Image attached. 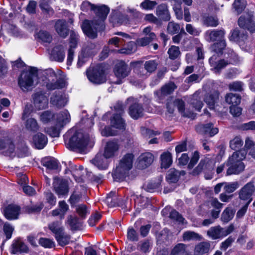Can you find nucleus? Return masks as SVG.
<instances>
[{"mask_svg": "<svg viewBox=\"0 0 255 255\" xmlns=\"http://www.w3.org/2000/svg\"><path fill=\"white\" fill-rule=\"evenodd\" d=\"M154 155L150 152L142 153L138 157L137 167L140 169H145L149 166L153 162Z\"/></svg>", "mask_w": 255, "mask_h": 255, "instance_id": "nucleus-17", "label": "nucleus"}, {"mask_svg": "<svg viewBox=\"0 0 255 255\" xmlns=\"http://www.w3.org/2000/svg\"><path fill=\"white\" fill-rule=\"evenodd\" d=\"M180 175L179 171L175 168H171L167 173L166 180L170 183H176L178 181Z\"/></svg>", "mask_w": 255, "mask_h": 255, "instance_id": "nucleus-40", "label": "nucleus"}, {"mask_svg": "<svg viewBox=\"0 0 255 255\" xmlns=\"http://www.w3.org/2000/svg\"><path fill=\"white\" fill-rule=\"evenodd\" d=\"M119 146L117 142L113 141H108L105 147L104 154L106 158L114 157L116 152L119 150Z\"/></svg>", "mask_w": 255, "mask_h": 255, "instance_id": "nucleus-23", "label": "nucleus"}, {"mask_svg": "<svg viewBox=\"0 0 255 255\" xmlns=\"http://www.w3.org/2000/svg\"><path fill=\"white\" fill-rule=\"evenodd\" d=\"M226 47V43L225 40H221V41L214 43L211 46V49L216 53L222 54L223 52V50Z\"/></svg>", "mask_w": 255, "mask_h": 255, "instance_id": "nucleus-53", "label": "nucleus"}, {"mask_svg": "<svg viewBox=\"0 0 255 255\" xmlns=\"http://www.w3.org/2000/svg\"><path fill=\"white\" fill-rule=\"evenodd\" d=\"M241 97L236 94L229 93L225 97L226 102L230 105H239L241 102Z\"/></svg>", "mask_w": 255, "mask_h": 255, "instance_id": "nucleus-47", "label": "nucleus"}, {"mask_svg": "<svg viewBox=\"0 0 255 255\" xmlns=\"http://www.w3.org/2000/svg\"><path fill=\"white\" fill-rule=\"evenodd\" d=\"M53 186L56 193L58 195H66L69 191L66 182L60 181L58 179L54 178Z\"/></svg>", "mask_w": 255, "mask_h": 255, "instance_id": "nucleus-24", "label": "nucleus"}, {"mask_svg": "<svg viewBox=\"0 0 255 255\" xmlns=\"http://www.w3.org/2000/svg\"><path fill=\"white\" fill-rule=\"evenodd\" d=\"M157 4L156 1L154 0H144L140 4V6L143 9L151 10L154 9Z\"/></svg>", "mask_w": 255, "mask_h": 255, "instance_id": "nucleus-62", "label": "nucleus"}, {"mask_svg": "<svg viewBox=\"0 0 255 255\" xmlns=\"http://www.w3.org/2000/svg\"><path fill=\"white\" fill-rule=\"evenodd\" d=\"M180 30V25L179 24L174 21L169 22L168 23L167 31L170 34H174L177 33Z\"/></svg>", "mask_w": 255, "mask_h": 255, "instance_id": "nucleus-61", "label": "nucleus"}, {"mask_svg": "<svg viewBox=\"0 0 255 255\" xmlns=\"http://www.w3.org/2000/svg\"><path fill=\"white\" fill-rule=\"evenodd\" d=\"M246 156V152L245 151L238 150L234 152L227 161L226 164L229 167L226 175L239 174L243 172L245 169V165L242 160L245 159Z\"/></svg>", "mask_w": 255, "mask_h": 255, "instance_id": "nucleus-4", "label": "nucleus"}, {"mask_svg": "<svg viewBox=\"0 0 255 255\" xmlns=\"http://www.w3.org/2000/svg\"><path fill=\"white\" fill-rule=\"evenodd\" d=\"M243 144V141L239 137H236L230 141V147L234 150L239 149Z\"/></svg>", "mask_w": 255, "mask_h": 255, "instance_id": "nucleus-64", "label": "nucleus"}, {"mask_svg": "<svg viewBox=\"0 0 255 255\" xmlns=\"http://www.w3.org/2000/svg\"><path fill=\"white\" fill-rule=\"evenodd\" d=\"M36 38L39 42L50 43L52 40L51 35L47 31L40 30L36 34Z\"/></svg>", "mask_w": 255, "mask_h": 255, "instance_id": "nucleus-38", "label": "nucleus"}, {"mask_svg": "<svg viewBox=\"0 0 255 255\" xmlns=\"http://www.w3.org/2000/svg\"><path fill=\"white\" fill-rule=\"evenodd\" d=\"M156 15L164 21H169L170 15L166 3H161L156 7Z\"/></svg>", "mask_w": 255, "mask_h": 255, "instance_id": "nucleus-28", "label": "nucleus"}, {"mask_svg": "<svg viewBox=\"0 0 255 255\" xmlns=\"http://www.w3.org/2000/svg\"><path fill=\"white\" fill-rule=\"evenodd\" d=\"M225 31L223 29L208 31L206 33V39L209 42L221 41L224 39Z\"/></svg>", "mask_w": 255, "mask_h": 255, "instance_id": "nucleus-18", "label": "nucleus"}, {"mask_svg": "<svg viewBox=\"0 0 255 255\" xmlns=\"http://www.w3.org/2000/svg\"><path fill=\"white\" fill-rule=\"evenodd\" d=\"M213 169L212 162L209 159H201L198 166L193 169L192 174L196 176L203 171H210Z\"/></svg>", "mask_w": 255, "mask_h": 255, "instance_id": "nucleus-19", "label": "nucleus"}, {"mask_svg": "<svg viewBox=\"0 0 255 255\" xmlns=\"http://www.w3.org/2000/svg\"><path fill=\"white\" fill-rule=\"evenodd\" d=\"M21 208L17 205L10 204L6 206L3 210V215L9 220H16L20 214Z\"/></svg>", "mask_w": 255, "mask_h": 255, "instance_id": "nucleus-13", "label": "nucleus"}, {"mask_svg": "<svg viewBox=\"0 0 255 255\" xmlns=\"http://www.w3.org/2000/svg\"><path fill=\"white\" fill-rule=\"evenodd\" d=\"M190 104L193 107L198 111H200L203 104L199 96V93L196 92L192 96L190 100Z\"/></svg>", "mask_w": 255, "mask_h": 255, "instance_id": "nucleus-39", "label": "nucleus"}, {"mask_svg": "<svg viewBox=\"0 0 255 255\" xmlns=\"http://www.w3.org/2000/svg\"><path fill=\"white\" fill-rule=\"evenodd\" d=\"M42 164L46 167L47 169L55 170L58 168V162L54 158L50 157H45L42 159Z\"/></svg>", "mask_w": 255, "mask_h": 255, "instance_id": "nucleus-42", "label": "nucleus"}, {"mask_svg": "<svg viewBox=\"0 0 255 255\" xmlns=\"http://www.w3.org/2000/svg\"><path fill=\"white\" fill-rule=\"evenodd\" d=\"M71 120L70 115L67 110L61 112L57 116V125L63 127L64 125L69 123Z\"/></svg>", "mask_w": 255, "mask_h": 255, "instance_id": "nucleus-33", "label": "nucleus"}, {"mask_svg": "<svg viewBox=\"0 0 255 255\" xmlns=\"http://www.w3.org/2000/svg\"><path fill=\"white\" fill-rule=\"evenodd\" d=\"M176 88L177 86L173 82H169L162 86L160 90L154 92V94L161 99L162 96L171 94Z\"/></svg>", "mask_w": 255, "mask_h": 255, "instance_id": "nucleus-26", "label": "nucleus"}, {"mask_svg": "<svg viewBox=\"0 0 255 255\" xmlns=\"http://www.w3.org/2000/svg\"><path fill=\"white\" fill-rule=\"evenodd\" d=\"M118 199L119 197L116 195L115 192H111L108 195L106 202L108 206L110 207L116 206L123 207V204L122 203L118 202Z\"/></svg>", "mask_w": 255, "mask_h": 255, "instance_id": "nucleus-34", "label": "nucleus"}, {"mask_svg": "<svg viewBox=\"0 0 255 255\" xmlns=\"http://www.w3.org/2000/svg\"><path fill=\"white\" fill-rule=\"evenodd\" d=\"M111 125L116 128L125 129L126 124L122 116L118 114H114L111 119Z\"/></svg>", "mask_w": 255, "mask_h": 255, "instance_id": "nucleus-32", "label": "nucleus"}, {"mask_svg": "<svg viewBox=\"0 0 255 255\" xmlns=\"http://www.w3.org/2000/svg\"><path fill=\"white\" fill-rule=\"evenodd\" d=\"M234 211L230 208H227L222 213L221 220L224 223H228L231 220L234 215Z\"/></svg>", "mask_w": 255, "mask_h": 255, "instance_id": "nucleus-52", "label": "nucleus"}, {"mask_svg": "<svg viewBox=\"0 0 255 255\" xmlns=\"http://www.w3.org/2000/svg\"><path fill=\"white\" fill-rule=\"evenodd\" d=\"M135 50V43L133 41H130L128 43L126 47L118 50V52L122 54H130Z\"/></svg>", "mask_w": 255, "mask_h": 255, "instance_id": "nucleus-49", "label": "nucleus"}, {"mask_svg": "<svg viewBox=\"0 0 255 255\" xmlns=\"http://www.w3.org/2000/svg\"><path fill=\"white\" fill-rule=\"evenodd\" d=\"M130 71V67L124 61H121L117 63L114 68V73L118 79L115 83L122 84L123 82V79L129 75Z\"/></svg>", "mask_w": 255, "mask_h": 255, "instance_id": "nucleus-10", "label": "nucleus"}, {"mask_svg": "<svg viewBox=\"0 0 255 255\" xmlns=\"http://www.w3.org/2000/svg\"><path fill=\"white\" fill-rule=\"evenodd\" d=\"M55 117V115L49 111H46L41 113L40 115V120L44 124L51 122Z\"/></svg>", "mask_w": 255, "mask_h": 255, "instance_id": "nucleus-54", "label": "nucleus"}, {"mask_svg": "<svg viewBox=\"0 0 255 255\" xmlns=\"http://www.w3.org/2000/svg\"><path fill=\"white\" fill-rule=\"evenodd\" d=\"M67 101L65 95L60 92H55L50 98V103L59 109L65 106Z\"/></svg>", "mask_w": 255, "mask_h": 255, "instance_id": "nucleus-15", "label": "nucleus"}, {"mask_svg": "<svg viewBox=\"0 0 255 255\" xmlns=\"http://www.w3.org/2000/svg\"><path fill=\"white\" fill-rule=\"evenodd\" d=\"M246 5L247 1L246 0H235L233 3V6L237 12L238 14L243 12Z\"/></svg>", "mask_w": 255, "mask_h": 255, "instance_id": "nucleus-56", "label": "nucleus"}, {"mask_svg": "<svg viewBox=\"0 0 255 255\" xmlns=\"http://www.w3.org/2000/svg\"><path fill=\"white\" fill-rule=\"evenodd\" d=\"M125 13L118 10L113 11L110 16V21L114 24H129L131 20L138 17L139 12L136 9L128 7Z\"/></svg>", "mask_w": 255, "mask_h": 255, "instance_id": "nucleus-5", "label": "nucleus"}, {"mask_svg": "<svg viewBox=\"0 0 255 255\" xmlns=\"http://www.w3.org/2000/svg\"><path fill=\"white\" fill-rule=\"evenodd\" d=\"M255 191V186L253 182H250L246 184L240 190L239 198L246 202L245 203L250 204L252 201V195Z\"/></svg>", "mask_w": 255, "mask_h": 255, "instance_id": "nucleus-12", "label": "nucleus"}, {"mask_svg": "<svg viewBox=\"0 0 255 255\" xmlns=\"http://www.w3.org/2000/svg\"><path fill=\"white\" fill-rule=\"evenodd\" d=\"M203 22L205 25L208 27H216L219 24V21L217 17L211 15L204 16Z\"/></svg>", "mask_w": 255, "mask_h": 255, "instance_id": "nucleus-48", "label": "nucleus"}, {"mask_svg": "<svg viewBox=\"0 0 255 255\" xmlns=\"http://www.w3.org/2000/svg\"><path fill=\"white\" fill-rule=\"evenodd\" d=\"M60 221H54L48 225L49 229L55 235V237L62 234L64 232V228L62 226Z\"/></svg>", "mask_w": 255, "mask_h": 255, "instance_id": "nucleus-37", "label": "nucleus"}, {"mask_svg": "<svg viewBox=\"0 0 255 255\" xmlns=\"http://www.w3.org/2000/svg\"><path fill=\"white\" fill-rule=\"evenodd\" d=\"M79 41V35L75 31L72 30L70 31L69 38V48L73 49L77 47Z\"/></svg>", "mask_w": 255, "mask_h": 255, "instance_id": "nucleus-57", "label": "nucleus"}, {"mask_svg": "<svg viewBox=\"0 0 255 255\" xmlns=\"http://www.w3.org/2000/svg\"><path fill=\"white\" fill-rule=\"evenodd\" d=\"M26 129L31 132H36L39 130L40 126L37 121L34 118L28 119L25 124Z\"/></svg>", "mask_w": 255, "mask_h": 255, "instance_id": "nucleus-36", "label": "nucleus"}, {"mask_svg": "<svg viewBox=\"0 0 255 255\" xmlns=\"http://www.w3.org/2000/svg\"><path fill=\"white\" fill-rule=\"evenodd\" d=\"M187 246L183 243L176 245L171 250L170 255H184L186 253Z\"/></svg>", "mask_w": 255, "mask_h": 255, "instance_id": "nucleus-41", "label": "nucleus"}, {"mask_svg": "<svg viewBox=\"0 0 255 255\" xmlns=\"http://www.w3.org/2000/svg\"><path fill=\"white\" fill-rule=\"evenodd\" d=\"M211 248L210 241H206L200 242L195 246L194 255H204L208 254Z\"/></svg>", "mask_w": 255, "mask_h": 255, "instance_id": "nucleus-21", "label": "nucleus"}, {"mask_svg": "<svg viewBox=\"0 0 255 255\" xmlns=\"http://www.w3.org/2000/svg\"><path fill=\"white\" fill-rule=\"evenodd\" d=\"M127 102L129 105L128 114L133 119L137 120L143 116L144 109L136 99L129 97L127 99Z\"/></svg>", "mask_w": 255, "mask_h": 255, "instance_id": "nucleus-8", "label": "nucleus"}, {"mask_svg": "<svg viewBox=\"0 0 255 255\" xmlns=\"http://www.w3.org/2000/svg\"><path fill=\"white\" fill-rule=\"evenodd\" d=\"M87 76L90 82L96 84L106 82L105 69L103 64H98L87 71Z\"/></svg>", "mask_w": 255, "mask_h": 255, "instance_id": "nucleus-6", "label": "nucleus"}, {"mask_svg": "<svg viewBox=\"0 0 255 255\" xmlns=\"http://www.w3.org/2000/svg\"><path fill=\"white\" fill-rule=\"evenodd\" d=\"M234 230L233 225L231 224L226 228L217 226L211 227L207 231V235L212 240L223 238L231 234Z\"/></svg>", "mask_w": 255, "mask_h": 255, "instance_id": "nucleus-7", "label": "nucleus"}, {"mask_svg": "<svg viewBox=\"0 0 255 255\" xmlns=\"http://www.w3.org/2000/svg\"><path fill=\"white\" fill-rule=\"evenodd\" d=\"M219 93L216 91L207 94L204 98L205 102L208 105L211 109H213L215 104L219 100Z\"/></svg>", "mask_w": 255, "mask_h": 255, "instance_id": "nucleus-30", "label": "nucleus"}, {"mask_svg": "<svg viewBox=\"0 0 255 255\" xmlns=\"http://www.w3.org/2000/svg\"><path fill=\"white\" fill-rule=\"evenodd\" d=\"M182 239L184 242H189L191 241H200L202 240L203 237L194 231H187L183 233Z\"/></svg>", "mask_w": 255, "mask_h": 255, "instance_id": "nucleus-31", "label": "nucleus"}, {"mask_svg": "<svg viewBox=\"0 0 255 255\" xmlns=\"http://www.w3.org/2000/svg\"><path fill=\"white\" fill-rule=\"evenodd\" d=\"M55 29L58 35L63 38H65L68 34L69 29L65 20L59 19L56 21Z\"/></svg>", "mask_w": 255, "mask_h": 255, "instance_id": "nucleus-29", "label": "nucleus"}, {"mask_svg": "<svg viewBox=\"0 0 255 255\" xmlns=\"http://www.w3.org/2000/svg\"><path fill=\"white\" fill-rule=\"evenodd\" d=\"M33 143L35 147L39 149L43 148L47 144L48 139L46 135L38 132L33 136Z\"/></svg>", "mask_w": 255, "mask_h": 255, "instance_id": "nucleus-27", "label": "nucleus"}, {"mask_svg": "<svg viewBox=\"0 0 255 255\" xmlns=\"http://www.w3.org/2000/svg\"><path fill=\"white\" fill-rule=\"evenodd\" d=\"M67 223L72 230H80L82 227V224L79 219L76 217L69 216L68 217Z\"/></svg>", "mask_w": 255, "mask_h": 255, "instance_id": "nucleus-43", "label": "nucleus"}, {"mask_svg": "<svg viewBox=\"0 0 255 255\" xmlns=\"http://www.w3.org/2000/svg\"><path fill=\"white\" fill-rule=\"evenodd\" d=\"M34 104L38 110L45 109L48 104V99L42 92H37L33 96Z\"/></svg>", "mask_w": 255, "mask_h": 255, "instance_id": "nucleus-22", "label": "nucleus"}, {"mask_svg": "<svg viewBox=\"0 0 255 255\" xmlns=\"http://www.w3.org/2000/svg\"><path fill=\"white\" fill-rule=\"evenodd\" d=\"M156 38V36L155 33H150V35H148V36L137 39L136 43L139 46H145Z\"/></svg>", "mask_w": 255, "mask_h": 255, "instance_id": "nucleus-46", "label": "nucleus"}, {"mask_svg": "<svg viewBox=\"0 0 255 255\" xmlns=\"http://www.w3.org/2000/svg\"><path fill=\"white\" fill-rule=\"evenodd\" d=\"M231 63L228 60L224 59L218 60V56L216 55H213L209 59V63L212 67V69L215 71L216 73H220L221 70L226 67Z\"/></svg>", "mask_w": 255, "mask_h": 255, "instance_id": "nucleus-14", "label": "nucleus"}, {"mask_svg": "<svg viewBox=\"0 0 255 255\" xmlns=\"http://www.w3.org/2000/svg\"><path fill=\"white\" fill-rule=\"evenodd\" d=\"M64 58L65 53L63 46L57 45L51 51L50 58L51 60L61 62L64 60Z\"/></svg>", "mask_w": 255, "mask_h": 255, "instance_id": "nucleus-20", "label": "nucleus"}, {"mask_svg": "<svg viewBox=\"0 0 255 255\" xmlns=\"http://www.w3.org/2000/svg\"><path fill=\"white\" fill-rule=\"evenodd\" d=\"M168 53L171 59L174 60L178 57L180 54L179 47L176 46H172L168 49Z\"/></svg>", "mask_w": 255, "mask_h": 255, "instance_id": "nucleus-63", "label": "nucleus"}, {"mask_svg": "<svg viewBox=\"0 0 255 255\" xmlns=\"http://www.w3.org/2000/svg\"><path fill=\"white\" fill-rule=\"evenodd\" d=\"M96 17L92 21L85 20L81 27L84 33L90 38H95L97 32L105 28L104 21L109 13L110 8L104 4L96 5L94 10Z\"/></svg>", "mask_w": 255, "mask_h": 255, "instance_id": "nucleus-1", "label": "nucleus"}, {"mask_svg": "<svg viewBox=\"0 0 255 255\" xmlns=\"http://www.w3.org/2000/svg\"><path fill=\"white\" fill-rule=\"evenodd\" d=\"M253 14L246 13L241 15L238 19L239 26L243 29H247L251 33L255 32V21Z\"/></svg>", "mask_w": 255, "mask_h": 255, "instance_id": "nucleus-11", "label": "nucleus"}, {"mask_svg": "<svg viewBox=\"0 0 255 255\" xmlns=\"http://www.w3.org/2000/svg\"><path fill=\"white\" fill-rule=\"evenodd\" d=\"M65 85V80L62 78H59L54 83L47 84L46 86L48 90H54L63 88Z\"/></svg>", "mask_w": 255, "mask_h": 255, "instance_id": "nucleus-50", "label": "nucleus"}, {"mask_svg": "<svg viewBox=\"0 0 255 255\" xmlns=\"http://www.w3.org/2000/svg\"><path fill=\"white\" fill-rule=\"evenodd\" d=\"M43 205L42 203H38L35 205L27 206L25 207V212L27 213H38L43 208Z\"/></svg>", "mask_w": 255, "mask_h": 255, "instance_id": "nucleus-60", "label": "nucleus"}, {"mask_svg": "<svg viewBox=\"0 0 255 255\" xmlns=\"http://www.w3.org/2000/svg\"><path fill=\"white\" fill-rule=\"evenodd\" d=\"M66 147L73 151H83L91 142L90 135L83 129H70L64 135Z\"/></svg>", "mask_w": 255, "mask_h": 255, "instance_id": "nucleus-2", "label": "nucleus"}, {"mask_svg": "<svg viewBox=\"0 0 255 255\" xmlns=\"http://www.w3.org/2000/svg\"><path fill=\"white\" fill-rule=\"evenodd\" d=\"M196 130L200 133L209 134L210 136H213L219 132L218 128L214 127L212 123L198 125L196 127Z\"/></svg>", "mask_w": 255, "mask_h": 255, "instance_id": "nucleus-16", "label": "nucleus"}, {"mask_svg": "<svg viewBox=\"0 0 255 255\" xmlns=\"http://www.w3.org/2000/svg\"><path fill=\"white\" fill-rule=\"evenodd\" d=\"M161 166L162 168H167L172 163V156L169 152H164L160 156Z\"/></svg>", "mask_w": 255, "mask_h": 255, "instance_id": "nucleus-45", "label": "nucleus"}, {"mask_svg": "<svg viewBox=\"0 0 255 255\" xmlns=\"http://www.w3.org/2000/svg\"><path fill=\"white\" fill-rule=\"evenodd\" d=\"M239 186L238 182L230 183L224 182V190L225 192L231 193L234 192Z\"/></svg>", "mask_w": 255, "mask_h": 255, "instance_id": "nucleus-58", "label": "nucleus"}, {"mask_svg": "<svg viewBox=\"0 0 255 255\" xmlns=\"http://www.w3.org/2000/svg\"><path fill=\"white\" fill-rule=\"evenodd\" d=\"M12 253L16 254L18 253H26L28 248L25 244L21 241H16L12 244Z\"/></svg>", "mask_w": 255, "mask_h": 255, "instance_id": "nucleus-44", "label": "nucleus"}, {"mask_svg": "<svg viewBox=\"0 0 255 255\" xmlns=\"http://www.w3.org/2000/svg\"><path fill=\"white\" fill-rule=\"evenodd\" d=\"M36 71L35 68H33L29 72H24L21 73L18 83L22 90L28 91L32 88L33 85V77Z\"/></svg>", "mask_w": 255, "mask_h": 255, "instance_id": "nucleus-9", "label": "nucleus"}, {"mask_svg": "<svg viewBox=\"0 0 255 255\" xmlns=\"http://www.w3.org/2000/svg\"><path fill=\"white\" fill-rule=\"evenodd\" d=\"M133 158L134 155L132 153H127L124 155L113 173L115 180L122 181L128 176L129 171L132 168Z\"/></svg>", "mask_w": 255, "mask_h": 255, "instance_id": "nucleus-3", "label": "nucleus"}, {"mask_svg": "<svg viewBox=\"0 0 255 255\" xmlns=\"http://www.w3.org/2000/svg\"><path fill=\"white\" fill-rule=\"evenodd\" d=\"M55 238L58 244L61 246H64L67 245L70 241V237L69 235H65L63 232L62 234H59L55 237Z\"/></svg>", "mask_w": 255, "mask_h": 255, "instance_id": "nucleus-59", "label": "nucleus"}, {"mask_svg": "<svg viewBox=\"0 0 255 255\" xmlns=\"http://www.w3.org/2000/svg\"><path fill=\"white\" fill-rule=\"evenodd\" d=\"M162 180L163 177L159 176L156 180H152L149 182L146 185V188L148 191L151 192L154 189L159 188Z\"/></svg>", "mask_w": 255, "mask_h": 255, "instance_id": "nucleus-51", "label": "nucleus"}, {"mask_svg": "<svg viewBox=\"0 0 255 255\" xmlns=\"http://www.w3.org/2000/svg\"><path fill=\"white\" fill-rule=\"evenodd\" d=\"M108 158H106L104 154L98 153L95 157L91 160V162L94 165L100 169H106L109 166Z\"/></svg>", "mask_w": 255, "mask_h": 255, "instance_id": "nucleus-25", "label": "nucleus"}, {"mask_svg": "<svg viewBox=\"0 0 255 255\" xmlns=\"http://www.w3.org/2000/svg\"><path fill=\"white\" fill-rule=\"evenodd\" d=\"M6 149L8 153H12L14 152L15 146L11 140L8 138H0V150Z\"/></svg>", "mask_w": 255, "mask_h": 255, "instance_id": "nucleus-35", "label": "nucleus"}, {"mask_svg": "<svg viewBox=\"0 0 255 255\" xmlns=\"http://www.w3.org/2000/svg\"><path fill=\"white\" fill-rule=\"evenodd\" d=\"M157 66L158 63L155 60L146 61L144 64V68L149 75L156 70Z\"/></svg>", "mask_w": 255, "mask_h": 255, "instance_id": "nucleus-55", "label": "nucleus"}]
</instances>
